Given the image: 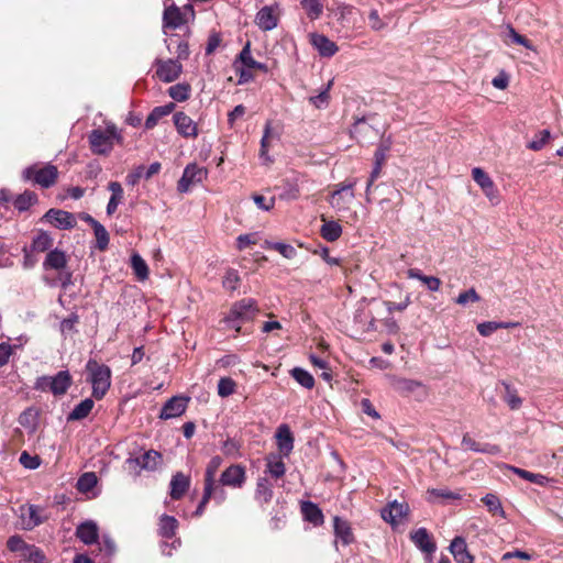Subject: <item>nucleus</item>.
<instances>
[{"label": "nucleus", "mask_w": 563, "mask_h": 563, "mask_svg": "<svg viewBox=\"0 0 563 563\" xmlns=\"http://www.w3.org/2000/svg\"><path fill=\"white\" fill-rule=\"evenodd\" d=\"M18 421L29 433H34L38 424V411L33 407L26 408Z\"/></svg>", "instance_id": "obj_27"}, {"label": "nucleus", "mask_w": 563, "mask_h": 563, "mask_svg": "<svg viewBox=\"0 0 563 563\" xmlns=\"http://www.w3.org/2000/svg\"><path fill=\"white\" fill-rule=\"evenodd\" d=\"M208 172L203 167H199L196 164H189L181 178L178 181V190L180 192H187L192 185L202 183L207 178Z\"/></svg>", "instance_id": "obj_10"}, {"label": "nucleus", "mask_w": 563, "mask_h": 563, "mask_svg": "<svg viewBox=\"0 0 563 563\" xmlns=\"http://www.w3.org/2000/svg\"><path fill=\"white\" fill-rule=\"evenodd\" d=\"M240 60L242 62V64L247 68V69H258V70H262L264 73H266L268 70L267 66L263 63H260V62H256L253 57H252V54H251V44L250 43H246V45L243 47V49L241 51L240 53V56H239Z\"/></svg>", "instance_id": "obj_32"}, {"label": "nucleus", "mask_w": 563, "mask_h": 563, "mask_svg": "<svg viewBox=\"0 0 563 563\" xmlns=\"http://www.w3.org/2000/svg\"><path fill=\"white\" fill-rule=\"evenodd\" d=\"M86 369L92 385V396L96 399H101L110 388L111 369L104 364H99L96 360H89Z\"/></svg>", "instance_id": "obj_2"}, {"label": "nucleus", "mask_w": 563, "mask_h": 563, "mask_svg": "<svg viewBox=\"0 0 563 563\" xmlns=\"http://www.w3.org/2000/svg\"><path fill=\"white\" fill-rule=\"evenodd\" d=\"M279 20V7L278 4L266 5L262 8L256 16L255 23L263 31H271L275 29Z\"/></svg>", "instance_id": "obj_12"}, {"label": "nucleus", "mask_w": 563, "mask_h": 563, "mask_svg": "<svg viewBox=\"0 0 563 563\" xmlns=\"http://www.w3.org/2000/svg\"><path fill=\"white\" fill-rule=\"evenodd\" d=\"M266 472L271 476H273L275 478H279V477L284 476V474L286 472V467L280 457L269 456L267 459Z\"/></svg>", "instance_id": "obj_42"}, {"label": "nucleus", "mask_w": 563, "mask_h": 563, "mask_svg": "<svg viewBox=\"0 0 563 563\" xmlns=\"http://www.w3.org/2000/svg\"><path fill=\"white\" fill-rule=\"evenodd\" d=\"M92 229H93L95 236L97 240L98 249L101 251L106 250L109 244L108 231L101 223L96 224V227H93Z\"/></svg>", "instance_id": "obj_52"}, {"label": "nucleus", "mask_w": 563, "mask_h": 563, "mask_svg": "<svg viewBox=\"0 0 563 563\" xmlns=\"http://www.w3.org/2000/svg\"><path fill=\"white\" fill-rule=\"evenodd\" d=\"M368 22L369 26L373 31L377 32L387 26V22L380 18L378 11L376 9H372L368 13Z\"/></svg>", "instance_id": "obj_55"}, {"label": "nucleus", "mask_w": 563, "mask_h": 563, "mask_svg": "<svg viewBox=\"0 0 563 563\" xmlns=\"http://www.w3.org/2000/svg\"><path fill=\"white\" fill-rule=\"evenodd\" d=\"M551 139V132L549 130L539 131L534 139L530 141L527 147L531 151H540Z\"/></svg>", "instance_id": "obj_49"}, {"label": "nucleus", "mask_w": 563, "mask_h": 563, "mask_svg": "<svg viewBox=\"0 0 563 563\" xmlns=\"http://www.w3.org/2000/svg\"><path fill=\"white\" fill-rule=\"evenodd\" d=\"M268 247L279 252L286 258H294L296 256V250L290 244L276 242V243H269Z\"/></svg>", "instance_id": "obj_56"}, {"label": "nucleus", "mask_w": 563, "mask_h": 563, "mask_svg": "<svg viewBox=\"0 0 563 563\" xmlns=\"http://www.w3.org/2000/svg\"><path fill=\"white\" fill-rule=\"evenodd\" d=\"M76 537L85 544H93L99 538V528L92 520L81 522L76 528Z\"/></svg>", "instance_id": "obj_21"}, {"label": "nucleus", "mask_w": 563, "mask_h": 563, "mask_svg": "<svg viewBox=\"0 0 563 563\" xmlns=\"http://www.w3.org/2000/svg\"><path fill=\"white\" fill-rule=\"evenodd\" d=\"M20 463L29 470H35L40 466L41 461L36 455H30L27 452H22L20 455Z\"/></svg>", "instance_id": "obj_60"}, {"label": "nucleus", "mask_w": 563, "mask_h": 563, "mask_svg": "<svg viewBox=\"0 0 563 563\" xmlns=\"http://www.w3.org/2000/svg\"><path fill=\"white\" fill-rule=\"evenodd\" d=\"M37 196L33 191L25 190L23 194L19 195L14 201V207L20 211H26L31 206L36 203Z\"/></svg>", "instance_id": "obj_39"}, {"label": "nucleus", "mask_w": 563, "mask_h": 563, "mask_svg": "<svg viewBox=\"0 0 563 563\" xmlns=\"http://www.w3.org/2000/svg\"><path fill=\"white\" fill-rule=\"evenodd\" d=\"M22 528L32 530L47 520L45 508L37 505H24L20 507Z\"/></svg>", "instance_id": "obj_9"}, {"label": "nucleus", "mask_w": 563, "mask_h": 563, "mask_svg": "<svg viewBox=\"0 0 563 563\" xmlns=\"http://www.w3.org/2000/svg\"><path fill=\"white\" fill-rule=\"evenodd\" d=\"M499 29L500 30L498 35L506 44L515 43L518 45H522L528 49H533V45L531 44V42L527 40L525 36L517 33L511 25H501Z\"/></svg>", "instance_id": "obj_22"}, {"label": "nucleus", "mask_w": 563, "mask_h": 563, "mask_svg": "<svg viewBox=\"0 0 563 563\" xmlns=\"http://www.w3.org/2000/svg\"><path fill=\"white\" fill-rule=\"evenodd\" d=\"M479 300V296L475 291L474 288H471L464 292H461L456 299L455 302L460 306H467L468 303L476 302Z\"/></svg>", "instance_id": "obj_57"}, {"label": "nucleus", "mask_w": 563, "mask_h": 563, "mask_svg": "<svg viewBox=\"0 0 563 563\" xmlns=\"http://www.w3.org/2000/svg\"><path fill=\"white\" fill-rule=\"evenodd\" d=\"M246 479L245 468L240 464H234L225 468L221 476L220 483L223 486L241 488Z\"/></svg>", "instance_id": "obj_15"}, {"label": "nucleus", "mask_w": 563, "mask_h": 563, "mask_svg": "<svg viewBox=\"0 0 563 563\" xmlns=\"http://www.w3.org/2000/svg\"><path fill=\"white\" fill-rule=\"evenodd\" d=\"M24 556L34 563H43L45 560L43 552L34 545H29Z\"/></svg>", "instance_id": "obj_63"}, {"label": "nucleus", "mask_w": 563, "mask_h": 563, "mask_svg": "<svg viewBox=\"0 0 563 563\" xmlns=\"http://www.w3.org/2000/svg\"><path fill=\"white\" fill-rule=\"evenodd\" d=\"M241 278L239 272L233 268H229L222 279V286L224 289L234 291L239 288Z\"/></svg>", "instance_id": "obj_45"}, {"label": "nucleus", "mask_w": 563, "mask_h": 563, "mask_svg": "<svg viewBox=\"0 0 563 563\" xmlns=\"http://www.w3.org/2000/svg\"><path fill=\"white\" fill-rule=\"evenodd\" d=\"M391 386L397 393L404 396L415 395L420 391L426 394L422 383L413 379L393 377Z\"/></svg>", "instance_id": "obj_19"}, {"label": "nucleus", "mask_w": 563, "mask_h": 563, "mask_svg": "<svg viewBox=\"0 0 563 563\" xmlns=\"http://www.w3.org/2000/svg\"><path fill=\"white\" fill-rule=\"evenodd\" d=\"M356 184L357 179L353 178L334 185L333 191L328 198L330 206L339 212L349 211L355 198L354 187Z\"/></svg>", "instance_id": "obj_3"}, {"label": "nucleus", "mask_w": 563, "mask_h": 563, "mask_svg": "<svg viewBox=\"0 0 563 563\" xmlns=\"http://www.w3.org/2000/svg\"><path fill=\"white\" fill-rule=\"evenodd\" d=\"M97 482L98 478L93 472L84 473L77 482V489L81 493H88L97 485Z\"/></svg>", "instance_id": "obj_48"}, {"label": "nucleus", "mask_w": 563, "mask_h": 563, "mask_svg": "<svg viewBox=\"0 0 563 563\" xmlns=\"http://www.w3.org/2000/svg\"><path fill=\"white\" fill-rule=\"evenodd\" d=\"M301 5L311 20H316L322 14V0H301Z\"/></svg>", "instance_id": "obj_43"}, {"label": "nucleus", "mask_w": 563, "mask_h": 563, "mask_svg": "<svg viewBox=\"0 0 563 563\" xmlns=\"http://www.w3.org/2000/svg\"><path fill=\"white\" fill-rule=\"evenodd\" d=\"M164 26L170 29L180 27L186 21L179 8L172 5L165 9L163 15Z\"/></svg>", "instance_id": "obj_28"}, {"label": "nucleus", "mask_w": 563, "mask_h": 563, "mask_svg": "<svg viewBox=\"0 0 563 563\" xmlns=\"http://www.w3.org/2000/svg\"><path fill=\"white\" fill-rule=\"evenodd\" d=\"M253 200H254L255 205L264 211H269L275 206L274 197L266 200V198L264 196L255 195V196H253Z\"/></svg>", "instance_id": "obj_62"}, {"label": "nucleus", "mask_w": 563, "mask_h": 563, "mask_svg": "<svg viewBox=\"0 0 563 563\" xmlns=\"http://www.w3.org/2000/svg\"><path fill=\"white\" fill-rule=\"evenodd\" d=\"M294 379L302 387L311 389L314 386V378L312 375L303 368L295 367L291 371Z\"/></svg>", "instance_id": "obj_44"}, {"label": "nucleus", "mask_w": 563, "mask_h": 563, "mask_svg": "<svg viewBox=\"0 0 563 563\" xmlns=\"http://www.w3.org/2000/svg\"><path fill=\"white\" fill-rule=\"evenodd\" d=\"M122 136L113 123H107L106 128L95 129L89 134L91 151L97 155H108L114 142L121 143Z\"/></svg>", "instance_id": "obj_1"}, {"label": "nucleus", "mask_w": 563, "mask_h": 563, "mask_svg": "<svg viewBox=\"0 0 563 563\" xmlns=\"http://www.w3.org/2000/svg\"><path fill=\"white\" fill-rule=\"evenodd\" d=\"M43 268L45 271H57L59 273L58 280L63 288H67L69 285H71L73 274L66 269L67 255L65 252L58 249L51 250L43 262Z\"/></svg>", "instance_id": "obj_7"}, {"label": "nucleus", "mask_w": 563, "mask_h": 563, "mask_svg": "<svg viewBox=\"0 0 563 563\" xmlns=\"http://www.w3.org/2000/svg\"><path fill=\"white\" fill-rule=\"evenodd\" d=\"M333 529L336 539H339L344 545L354 542V534L347 520L335 516L333 518Z\"/></svg>", "instance_id": "obj_23"}, {"label": "nucleus", "mask_w": 563, "mask_h": 563, "mask_svg": "<svg viewBox=\"0 0 563 563\" xmlns=\"http://www.w3.org/2000/svg\"><path fill=\"white\" fill-rule=\"evenodd\" d=\"M408 511L409 506L407 503H399L394 500L382 510V518L390 525L395 526L408 515Z\"/></svg>", "instance_id": "obj_17"}, {"label": "nucleus", "mask_w": 563, "mask_h": 563, "mask_svg": "<svg viewBox=\"0 0 563 563\" xmlns=\"http://www.w3.org/2000/svg\"><path fill=\"white\" fill-rule=\"evenodd\" d=\"M7 547L12 552H21L24 556V553L27 551L29 544L24 542V540L19 536H12L8 539Z\"/></svg>", "instance_id": "obj_54"}, {"label": "nucleus", "mask_w": 563, "mask_h": 563, "mask_svg": "<svg viewBox=\"0 0 563 563\" xmlns=\"http://www.w3.org/2000/svg\"><path fill=\"white\" fill-rule=\"evenodd\" d=\"M221 465L222 459L218 455L213 456L206 467L205 481L216 482V474Z\"/></svg>", "instance_id": "obj_53"}, {"label": "nucleus", "mask_w": 563, "mask_h": 563, "mask_svg": "<svg viewBox=\"0 0 563 563\" xmlns=\"http://www.w3.org/2000/svg\"><path fill=\"white\" fill-rule=\"evenodd\" d=\"M189 398L175 396L170 398L162 408L161 418L172 419L181 416L188 404Z\"/></svg>", "instance_id": "obj_18"}, {"label": "nucleus", "mask_w": 563, "mask_h": 563, "mask_svg": "<svg viewBox=\"0 0 563 563\" xmlns=\"http://www.w3.org/2000/svg\"><path fill=\"white\" fill-rule=\"evenodd\" d=\"M473 179L481 186V188L489 196V190L492 189V180L488 174H486L482 168L474 167L472 169Z\"/></svg>", "instance_id": "obj_47"}, {"label": "nucleus", "mask_w": 563, "mask_h": 563, "mask_svg": "<svg viewBox=\"0 0 563 563\" xmlns=\"http://www.w3.org/2000/svg\"><path fill=\"white\" fill-rule=\"evenodd\" d=\"M323 220V224L320 229L321 236L329 241H336L342 234V227L335 221H325Z\"/></svg>", "instance_id": "obj_33"}, {"label": "nucleus", "mask_w": 563, "mask_h": 563, "mask_svg": "<svg viewBox=\"0 0 563 563\" xmlns=\"http://www.w3.org/2000/svg\"><path fill=\"white\" fill-rule=\"evenodd\" d=\"M22 177L25 181H33L43 188H49L56 183L58 170L52 164H46L45 166L34 164L23 170Z\"/></svg>", "instance_id": "obj_6"}, {"label": "nucleus", "mask_w": 563, "mask_h": 563, "mask_svg": "<svg viewBox=\"0 0 563 563\" xmlns=\"http://www.w3.org/2000/svg\"><path fill=\"white\" fill-rule=\"evenodd\" d=\"M190 483V476L185 475L181 472H177L176 474H174L169 483V495L172 499H180L189 489Z\"/></svg>", "instance_id": "obj_20"}, {"label": "nucleus", "mask_w": 563, "mask_h": 563, "mask_svg": "<svg viewBox=\"0 0 563 563\" xmlns=\"http://www.w3.org/2000/svg\"><path fill=\"white\" fill-rule=\"evenodd\" d=\"M257 312L258 307L256 301L252 298H244L232 306L228 317L225 318V322L231 328L239 331L240 323L252 320Z\"/></svg>", "instance_id": "obj_5"}, {"label": "nucleus", "mask_w": 563, "mask_h": 563, "mask_svg": "<svg viewBox=\"0 0 563 563\" xmlns=\"http://www.w3.org/2000/svg\"><path fill=\"white\" fill-rule=\"evenodd\" d=\"M174 109L175 104L173 102L154 108L145 120V128L153 129L163 117L172 113Z\"/></svg>", "instance_id": "obj_29"}, {"label": "nucleus", "mask_w": 563, "mask_h": 563, "mask_svg": "<svg viewBox=\"0 0 563 563\" xmlns=\"http://www.w3.org/2000/svg\"><path fill=\"white\" fill-rule=\"evenodd\" d=\"M221 43V37L219 33H211L208 38V43L206 46V53L208 55L212 54Z\"/></svg>", "instance_id": "obj_64"}, {"label": "nucleus", "mask_w": 563, "mask_h": 563, "mask_svg": "<svg viewBox=\"0 0 563 563\" xmlns=\"http://www.w3.org/2000/svg\"><path fill=\"white\" fill-rule=\"evenodd\" d=\"M162 464V455L155 450H150L141 456L129 457L125 465L129 471L139 474L142 470L155 471Z\"/></svg>", "instance_id": "obj_8"}, {"label": "nucleus", "mask_w": 563, "mask_h": 563, "mask_svg": "<svg viewBox=\"0 0 563 563\" xmlns=\"http://www.w3.org/2000/svg\"><path fill=\"white\" fill-rule=\"evenodd\" d=\"M181 73L183 66L176 59L156 60V75L164 82L175 81Z\"/></svg>", "instance_id": "obj_11"}, {"label": "nucleus", "mask_w": 563, "mask_h": 563, "mask_svg": "<svg viewBox=\"0 0 563 563\" xmlns=\"http://www.w3.org/2000/svg\"><path fill=\"white\" fill-rule=\"evenodd\" d=\"M272 139H273L272 123L267 122L265 124L264 135H263V137L261 140V151H260L261 158H263L264 162L267 163V164L272 163V158L268 156V150H269V146H271V140Z\"/></svg>", "instance_id": "obj_41"}, {"label": "nucleus", "mask_w": 563, "mask_h": 563, "mask_svg": "<svg viewBox=\"0 0 563 563\" xmlns=\"http://www.w3.org/2000/svg\"><path fill=\"white\" fill-rule=\"evenodd\" d=\"M301 511L306 520L313 523L314 526H319L323 523V515L321 509L310 501H305L301 505Z\"/></svg>", "instance_id": "obj_30"}, {"label": "nucleus", "mask_w": 563, "mask_h": 563, "mask_svg": "<svg viewBox=\"0 0 563 563\" xmlns=\"http://www.w3.org/2000/svg\"><path fill=\"white\" fill-rule=\"evenodd\" d=\"M309 43L321 57H332L339 52V46L324 34L310 33Z\"/></svg>", "instance_id": "obj_14"}, {"label": "nucleus", "mask_w": 563, "mask_h": 563, "mask_svg": "<svg viewBox=\"0 0 563 563\" xmlns=\"http://www.w3.org/2000/svg\"><path fill=\"white\" fill-rule=\"evenodd\" d=\"M277 446L284 455H288L294 448V437L287 424L278 427L276 432Z\"/></svg>", "instance_id": "obj_25"}, {"label": "nucleus", "mask_w": 563, "mask_h": 563, "mask_svg": "<svg viewBox=\"0 0 563 563\" xmlns=\"http://www.w3.org/2000/svg\"><path fill=\"white\" fill-rule=\"evenodd\" d=\"M411 540L417 548H419L424 553H433L435 551V544L432 541L430 534L427 529L419 528L411 533Z\"/></svg>", "instance_id": "obj_24"}, {"label": "nucleus", "mask_w": 563, "mask_h": 563, "mask_svg": "<svg viewBox=\"0 0 563 563\" xmlns=\"http://www.w3.org/2000/svg\"><path fill=\"white\" fill-rule=\"evenodd\" d=\"M236 390V383L230 377H222L218 383V395L222 398L233 395Z\"/></svg>", "instance_id": "obj_50"}, {"label": "nucleus", "mask_w": 563, "mask_h": 563, "mask_svg": "<svg viewBox=\"0 0 563 563\" xmlns=\"http://www.w3.org/2000/svg\"><path fill=\"white\" fill-rule=\"evenodd\" d=\"M178 527V521L175 517L164 515L159 519V534L164 538H172Z\"/></svg>", "instance_id": "obj_37"}, {"label": "nucleus", "mask_w": 563, "mask_h": 563, "mask_svg": "<svg viewBox=\"0 0 563 563\" xmlns=\"http://www.w3.org/2000/svg\"><path fill=\"white\" fill-rule=\"evenodd\" d=\"M53 244L54 240L47 232L38 231L32 241L31 251L37 253L46 252L51 250Z\"/></svg>", "instance_id": "obj_31"}, {"label": "nucleus", "mask_w": 563, "mask_h": 563, "mask_svg": "<svg viewBox=\"0 0 563 563\" xmlns=\"http://www.w3.org/2000/svg\"><path fill=\"white\" fill-rule=\"evenodd\" d=\"M73 383L68 371H60L54 376H41L36 378L34 388L41 391H51L54 396L66 394Z\"/></svg>", "instance_id": "obj_4"}, {"label": "nucleus", "mask_w": 563, "mask_h": 563, "mask_svg": "<svg viewBox=\"0 0 563 563\" xmlns=\"http://www.w3.org/2000/svg\"><path fill=\"white\" fill-rule=\"evenodd\" d=\"M173 120L177 132L181 136L189 139H196L198 136L197 123L185 112H176Z\"/></svg>", "instance_id": "obj_16"}, {"label": "nucleus", "mask_w": 563, "mask_h": 563, "mask_svg": "<svg viewBox=\"0 0 563 563\" xmlns=\"http://www.w3.org/2000/svg\"><path fill=\"white\" fill-rule=\"evenodd\" d=\"M333 85V80L328 81L325 88L317 96L310 97L309 101L316 107V108H323L327 107L329 103V90L331 89Z\"/></svg>", "instance_id": "obj_51"}, {"label": "nucleus", "mask_w": 563, "mask_h": 563, "mask_svg": "<svg viewBox=\"0 0 563 563\" xmlns=\"http://www.w3.org/2000/svg\"><path fill=\"white\" fill-rule=\"evenodd\" d=\"M93 400L87 398L78 404L68 416V420H81L86 418L93 408Z\"/></svg>", "instance_id": "obj_38"}, {"label": "nucleus", "mask_w": 563, "mask_h": 563, "mask_svg": "<svg viewBox=\"0 0 563 563\" xmlns=\"http://www.w3.org/2000/svg\"><path fill=\"white\" fill-rule=\"evenodd\" d=\"M428 499L434 501L437 498L456 499L459 496L448 489H428Z\"/></svg>", "instance_id": "obj_59"}, {"label": "nucleus", "mask_w": 563, "mask_h": 563, "mask_svg": "<svg viewBox=\"0 0 563 563\" xmlns=\"http://www.w3.org/2000/svg\"><path fill=\"white\" fill-rule=\"evenodd\" d=\"M168 95L174 100L181 102L189 98L190 86L188 84H177L168 88Z\"/></svg>", "instance_id": "obj_46"}, {"label": "nucleus", "mask_w": 563, "mask_h": 563, "mask_svg": "<svg viewBox=\"0 0 563 563\" xmlns=\"http://www.w3.org/2000/svg\"><path fill=\"white\" fill-rule=\"evenodd\" d=\"M503 388H504L503 398L507 402L509 408L511 410L519 409L522 404V400L518 396L517 390L515 388H512L509 384H506V383H503Z\"/></svg>", "instance_id": "obj_40"}, {"label": "nucleus", "mask_w": 563, "mask_h": 563, "mask_svg": "<svg viewBox=\"0 0 563 563\" xmlns=\"http://www.w3.org/2000/svg\"><path fill=\"white\" fill-rule=\"evenodd\" d=\"M497 467L500 470H510L514 473L518 474L520 477L539 485H543L548 481L547 477L541 474H534L522 468L508 465H497Z\"/></svg>", "instance_id": "obj_36"}, {"label": "nucleus", "mask_w": 563, "mask_h": 563, "mask_svg": "<svg viewBox=\"0 0 563 563\" xmlns=\"http://www.w3.org/2000/svg\"><path fill=\"white\" fill-rule=\"evenodd\" d=\"M450 551L457 563H472L473 558L467 551L464 539L456 537L450 545Z\"/></svg>", "instance_id": "obj_26"}, {"label": "nucleus", "mask_w": 563, "mask_h": 563, "mask_svg": "<svg viewBox=\"0 0 563 563\" xmlns=\"http://www.w3.org/2000/svg\"><path fill=\"white\" fill-rule=\"evenodd\" d=\"M273 498V487L269 481L265 477L260 478L256 484L255 499L260 503L267 504Z\"/></svg>", "instance_id": "obj_34"}, {"label": "nucleus", "mask_w": 563, "mask_h": 563, "mask_svg": "<svg viewBox=\"0 0 563 563\" xmlns=\"http://www.w3.org/2000/svg\"><path fill=\"white\" fill-rule=\"evenodd\" d=\"M131 266L139 280H146L148 278V266L137 253L131 256Z\"/></svg>", "instance_id": "obj_35"}, {"label": "nucleus", "mask_w": 563, "mask_h": 563, "mask_svg": "<svg viewBox=\"0 0 563 563\" xmlns=\"http://www.w3.org/2000/svg\"><path fill=\"white\" fill-rule=\"evenodd\" d=\"M43 218L60 230H69L77 224L76 218L73 213L60 209H49Z\"/></svg>", "instance_id": "obj_13"}, {"label": "nucleus", "mask_w": 563, "mask_h": 563, "mask_svg": "<svg viewBox=\"0 0 563 563\" xmlns=\"http://www.w3.org/2000/svg\"><path fill=\"white\" fill-rule=\"evenodd\" d=\"M257 238L255 233L241 234L236 239V246L240 251L246 249L250 245L256 244Z\"/></svg>", "instance_id": "obj_61"}, {"label": "nucleus", "mask_w": 563, "mask_h": 563, "mask_svg": "<svg viewBox=\"0 0 563 563\" xmlns=\"http://www.w3.org/2000/svg\"><path fill=\"white\" fill-rule=\"evenodd\" d=\"M108 189L111 191V197L109 200L118 205L122 203L124 192L121 184L118 181H111L108 185Z\"/></svg>", "instance_id": "obj_58"}]
</instances>
